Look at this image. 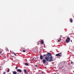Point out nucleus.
Masks as SVG:
<instances>
[{
	"label": "nucleus",
	"instance_id": "obj_1",
	"mask_svg": "<svg viewBox=\"0 0 74 74\" xmlns=\"http://www.w3.org/2000/svg\"><path fill=\"white\" fill-rule=\"evenodd\" d=\"M53 58L52 56V54L48 52L46 57L45 58L42 60V62L44 64H45L47 63V62H52L53 61V60H52Z\"/></svg>",
	"mask_w": 74,
	"mask_h": 74
},
{
	"label": "nucleus",
	"instance_id": "obj_2",
	"mask_svg": "<svg viewBox=\"0 0 74 74\" xmlns=\"http://www.w3.org/2000/svg\"><path fill=\"white\" fill-rule=\"evenodd\" d=\"M47 56V55H44L43 56H42V55H41L40 56V59L41 60H43L44 59V57Z\"/></svg>",
	"mask_w": 74,
	"mask_h": 74
},
{
	"label": "nucleus",
	"instance_id": "obj_3",
	"mask_svg": "<svg viewBox=\"0 0 74 74\" xmlns=\"http://www.w3.org/2000/svg\"><path fill=\"white\" fill-rule=\"evenodd\" d=\"M70 38L68 37L66 40V43H69L70 42Z\"/></svg>",
	"mask_w": 74,
	"mask_h": 74
},
{
	"label": "nucleus",
	"instance_id": "obj_4",
	"mask_svg": "<svg viewBox=\"0 0 74 74\" xmlns=\"http://www.w3.org/2000/svg\"><path fill=\"white\" fill-rule=\"evenodd\" d=\"M62 53H58L56 55V56H60L61 57L62 56Z\"/></svg>",
	"mask_w": 74,
	"mask_h": 74
},
{
	"label": "nucleus",
	"instance_id": "obj_5",
	"mask_svg": "<svg viewBox=\"0 0 74 74\" xmlns=\"http://www.w3.org/2000/svg\"><path fill=\"white\" fill-rule=\"evenodd\" d=\"M17 71L18 73H21L22 72V71L21 70V69H17Z\"/></svg>",
	"mask_w": 74,
	"mask_h": 74
},
{
	"label": "nucleus",
	"instance_id": "obj_6",
	"mask_svg": "<svg viewBox=\"0 0 74 74\" xmlns=\"http://www.w3.org/2000/svg\"><path fill=\"white\" fill-rule=\"evenodd\" d=\"M13 74H17V72L16 71H14L13 72Z\"/></svg>",
	"mask_w": 74,
	"mask_h": 74
},
{
	"label": "nucleus",
	"instance_id": "obj_7",
	"mask_svg": "<svg viewBox=\"0 0 74 74\" xmlns=\"http://www.w3.org/2000/svg\"><path fill=\"white\" fill-rule=\"evenodd\" d=\"M70 22H71V23H73V19H72V18H71L70 19Z\"/></svg>",
	"mask_w": 74,
	"mask_h": 74
},
{
	"label": "nucleus",
	"instance_id": "obj_8",
	"mask_svg": "<svg viewBox=\"0 0 74 74\" xmlns=\"http://www.w3.org/2000/svg\"><path fill=\"white\" fill-rule=\"evenodd\" d=\"M40 43H41V44H44V41H43V40H42L40 41Z\"/></svg>",
	"mask_w": 74,
	"mask_h": 74
},
{
	"label": "nucleus",
	"instance_id": "obj_9",
	"mask_svg": "<svg viewBox=\"0 0 74 74\" xmlns=\"http://www.w3.org/2000/svg\"><path fill=\"white\" fill-rule=\"evenodd\" d=\"M61 40V38L60 37V39L58 40V42H60Z\"/></svg>",
	"mask_w": 74,
	"mask_h": 74
},
{
	"label": "nucleus",
	"instance_id": "obj_10",
	"mask_svg": "<svg viewBox=\"0 0 74 74\" xmlns=\"http://www.w3.org/2000/svg\"><path fill=\"white\" fill-rule=\"evenodd\" d=\"M24 71L25 73H26V74H27V71L26 70H24Z\"/></svg>",
	"mask_w": 74,
	"mask_h": 74
},
{
	"label": "nucleus",
	"instance_id": "obj_11",
	"mask_svg": "<svg viewBox=\"0 0 74 74\" xmlns=\"http://www.w3.org/2000/svg\"><path fill=\"white\" fill-rule=\"evenodd\" d=\"M25 65H26V66H29V64L27 63H25Z\"/></svg>",
	"mask_w": 74,
	"mask_h": 74
},
{
	"label": "nucleus",
	"instance_id": "obj_12",
	"mask_svg": "<svg viewBox=\"0 0 74 74\" xmlns=\"http://www.w3.org/2000/svg\"><path fill=\"white\" fill-rule=\"evenodd\" d=\"M6 51H8V48H6Z\"/></svg>",
	"mask_w": 74,
	"mask_h": 74
},
{
	"label": "nucleus",
	"instance_id": "obj_13",
	"mask_svg": "<svg viewBox=\"0 0 74 74\" xmlns=\"http://www.w3.org/2000/svg\"><path fill=\"white\" fill-rule=\"evenodd\" d=\"M71 64H74V63H73V62H72V61H71Z\"/></svg>",
	"mask_w": 74,
	"mask_h": 74
},
{
	"label": "nucleus",
	"instance_id": "obj_14",
	"mask_svg": "<svg viewBox=\"0 0 74 74\" xmlns=\"http://www.w3.org/2000/svg\"><path fill=\"white\" fill-rule=\"evenodd\" d=\"M23 52H26V50H23Z\"/></svg>",
	"mask_w": 74,
	"mask_h": 74
},
{
	"label": "nucleus",
	"instance_id": "obj_15",
	"mask_svg": "<svg viewBox=\"0 0 74 74\" xmlns=\"http://www.w3.org/2000/svg\"><path fill=\"white\" fill-rule=\"evenodd\" d=\"M33 60H34V59H32L31 60V61H32V62H33Z\"/></svg>",
	"mask_w": 74,
	"mask_h": 74
},
{
	"label": "nucleus",
	"instance_id": "obj_16",
	"mask_svg": "<svg viewBox=\"0 0 74 74\" xmlns=\"http://www.w3.org/2000/svg\"><path fill=\"white\" fill-rule=\"evenodd\" d=\"M18 66H16V67L15 68V69H18Z\"/></svg>",
	"mask_w": 74,
	"mask_h": 74
},
{
	"label": "nucleus",
	"instance_id": "obj_17",
	"mask_svg": "<svg viewBox=\"0 0 74 74\" xmlns=\"http://www.w3.org/2000/svg\"><path fill=\"white\" fill-rule=\"evenodd\" d=\"M9 71H10V69H8L7 71L8 72H9Z\"/></svg>",
	"mask_w": 74,
	"mask_h": 74
},
{
	"label": "nucleus",
	"instance_id": "obj_18",
	"mask_svg": "<svg viewBox=\"0 0 74 74\" xmlns=\"http://www.w3.org/2000/svg\"><path fill=\"white\" fill-rule=\"evenodd\" d=\"M14 55L15 56H16V54H15V53H14Z\"/></svg>",
	"mask_w": 74,
	"mask_h": 74
},
{
	"label": "nucleus",
	"instance_id": "obj_19",
	"mask_svg": "<svg viewBox=\"0 0 74 74\" xmlns=\"http://www.w3.org/2000/svg\"><path fill=\"white\" fill-rule=\"evenodd\" d=\"M2 53V51H0V53Z\"/></svg>",
	"mask_w": 74,
	"mask_h": 74
},
{
	"label": "nucleus",
	"instance_id": "obj_20",
	"mask_svg": "<svg viewBox=\"0 0 74 74\" xmlns=\"http://www.w3.org/2000/svg\"><path fill=\"white\" fill-rule=\"evenodd\" d=\"M5 74V72H4V73H3V74Z\"/></svg>",
	"mask_w": 74,
	"mask_h": 74
},
{
	"label": "nucleus",
	"instance_id": "obj_21",
	"mask_svg": "<svg viewBox=\"0 0 74 74\" xmlns=\"http://www.w3.org/2000/svg\"><path fill=\"white\" fill-rule=\"evenodd\" d=\"M35 67H37V65H35Z\"/></svg>",
	"mask_w": 74,
	"mask_h": 74
},
{
	"label": "nucleus",
	"instance_id": "obj_22",
	"mask_svg": "<svg viewBox=\"0 0 74 74\" xmlns=\"http://www.w3.org/2000/svg\"><path fill=\"white\" fill-rule=\"evenodd\" d=\"M39 42H38V44H39Z\"/></svg>",
	"mask_w": 74,
	"mask_h": 74
},
{
	"label": "nucleus",
	"instance_id": "obj_23",
	"mask_svg": "<svg viewBox=\"0 0 74 74\" xmlns=\"http://www.w3.org/2000/svg\"><path fill=\"white\" fill-rule=\"evenodd\" d=\"M17 74H19V73H18Z\"/></svg>",
	"mask_w": 74,
	"mask_h": 74
},
{
	"label": "nucleus",
	"instance_id": "obj_24",
	"mask_svg": "<svg viewBox=\"0 0 74 74\" xmlns=\"http://www.w3.org/2000/svg\"><path fill=\"white\" fill-rule=\"evenodd\" d=\"M71 42H72V40H71Z\"/></svg>",
	"mask_w": 74,
	"mask_h": 74
}]
</instances>
